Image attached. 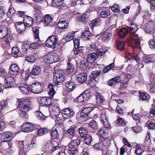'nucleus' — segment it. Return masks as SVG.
Masks as SVG:
<instances>
[{"label": "nucleus", "mask_w": 155, "mask_h": 155, "mask_svg": "<svg viewBox=\"0 0 155 155\" xmlns=\"http://www.w3.org/2000/svg\"><path fill=\"white\" fill-rule=\"evenodd\" d=\"M18 107L20 110L23 112V115L28 111L30 108L31 105V101L28 99H19L18 100Z\"/></svg>", "instance_id": "1"}, {"label": "nucleus", "mask_w": 155, "mask_h": 155, "mask_svg": "<svg viewBox=\"0 0 155 155\" xmlns=\"http://www.w3.org/2000/svg\"><path fill=\"white\" fill-rule=\"evenodd\" d=\"M64 72L61 70L56 71L54 73L53 81L55 85H59V83L63 82L64 80Z\"/></svg>", "instance_id": "2"}, {"label": "nucleus", "mask_w": 155, "mask_h": 155, "mask_svg": "<svg viewBox=\"0 0 155 155\" xmlns=\"http://www.w3.org/2000/svg\"><path fill=\"white\" fill-rule=\"evenodd\" d=\"M141 38L138 34L130 35L129 42L131 46L133 48H136L139 46L140 44Z\"/></svg>", "instance_id": "3"}, {"label": "nucleus", "mask_w": 155, "mask_h": 155, "mask_svg": "<svg viewBox=\"0 0 155 155\" xmlns=\"http://www.w3.org/2000/svg\"><path fill=\"white\" fill-rule=\"evenodd\" d=\"M58 43V39L55 35L49 37L45 42L47 47L54 48Z\"/></svg>", "instance_id": "4"}, {"label": "nucleus", "mask_w": 155, "mask_h": 155, "mask_svg": "<svg viewBox=\"0 0 155 155\" xmlns=\"http://www.w3.org/2000/svg\"><path fill=\"white\" fill-rule=\"evenodd\" d=\"M143 28L145 32L153 34L155 29V24L152 21H149L146 23Z\"/></svg>", "instance_id": "5"}, {"label": "nucleus", "mask_w": 155, "mask_h": 155, "mask_svg": "<svg viewBox=\"0 0 155 155\" xmlns=\"http://www.w3.org/2000/svg\"><path fill=\"white\" fill-rule=\"evenodd\" d=\"M29 88L32 92L36 94L40 93L43 91L41 84L38 82L33 83Z\"/></svg>", "instance_id": "6"}, {"label": "nucleus", "mask_w": 155, "mask_h": 155, "mask_svg": "<svg viewBox=\"0 0 155 155\" xmlns=\"http://www.w3.org/2000/svg\"><path fill=\"white\" fill-rule=\"evenodd\" d=\"M34 125L30 123H24L22 127V131L25 132H29L33 130Z\"/></svg>", "instance_id": "7"}, {"label": "nucleus", "mask_w": 155, "mask_h": 155, "mask_svg": "<svg viewBox=\"0 0 155 155\" xmlns=\"http://www.w3.org/2000/svg\"><path fill=\"white\" fill-rule=\"evenodd\" d=\"M8 33V28L6 25H0V39L4 38Z\"/></svg>", "instance_id": "8"}, {"label": "nucleus", "mask_w": 155, "mask_h": 155, "mask_svg": "<svg viewBox=\"0 0 155 155\" xmlns=\"http://www.w3.org/2000/svg\"><path fill=\"white\" fill-rule=\"evenodd\" d=\"M20 72V68L16 64H11L10 68V74L13 75H17Z\"/></svg>", "instance_id": "9"}, {"label": "nucleus", "mask_w": 155, "mask_h": 155, "mask_svg": "<svg viewBox=\"0 0 155 155\" xmlns=\"http://www.w3.org/2000/svg\"><path fill=\"white\" fill-rule=\"evenodd\" d=\"M40 103L42 106H48L51 104V99L49 97H42L40 100Z\"/></svg>", "instance_id": "10"}, {"label": "nucleus", "mask_w": 155, "mask_h": 155, "mask_svg": "<svg viewBox=\"0 0 155 155\" xmlns=\"http://www.w3.org/2000/svg\"><path fill=\"white\" fill-rule=\"evenodd\" d=\"M6 86L8 87H12L15 86V84L14 79L11 77H8L5 80Z\"/></svg>", "instance_id": "11"}, {"label": "nucleus", "mask_w": 155, "mask_h": 155, "mask_svg": "<svg viewBox=\"0 0 155 155\" xmlns=\"http://www.w3.org/2000/svg\"><path fill=\"white\" fill-rule=\"evenodd\" d=\"M4 141L7 142L11 140L13 138V135L10 132L3 133L1 136Z\"/></svg>", "instance_id": "12"}, {"label": "nucleus", "mask_w": 155, "mask_h": 155, "mask_svg": "<svg viewBox=\"0 0 155 155\" xmlns=\"http://www.w3.org/2000/svg\"><path fill=\"white\" fill-rule=\"evenodd\" d=\"M16 29L19 33H21L24 31L26 27L25 24L21 22H16L15 24Z\"/></svg>", "instance_id": "13"}, {"label": "nucleus", "mask_w": 155, "mask_h": 155, "mask_svg": "<svg viewBox=\"0 0 155 155\" xmlns=\"http://www.w3.org/2000/svg\"><path fill=\"white\" fill-rule=\"evenodd\" d=\"M130 35H134V33L137 30L138 28L137 25L135 24H131L127 26V28Z\"/></svg>", "instance_id": "14"}, {"label": "nucleus", "mask_w": 155, "mask_h": 155, "mask_svg": "<svg viewBox=\"0 0 155 155\" xmlns=\"http://www.w3.org/2000/svg\"><path fill=\"white\" fill-rule=\"evenodd\" d=\"M24 24L27 27H29L31 26L33 23V19L31 17L26 15L23 19Z\"/></svg>", "instance_id": "15"}, {"label": "nucleus", "mask_w": 155, "mask_h": 155, "mask_svg": "<svg viewBox=\"0 0 155 155\" xmlns=\"http://www.w3.org/2000/svg\"><path fill=\"white\" fill-rule=\"evenodd\" d=\"M65 87L66 90L68 92H70L74 90L76 87V84L74 82L69 81L66 83Z\"/></svg>", "instance_id": "16"}, {"label": "nucleus", "mask_w": 155, "mask_h": 155, "mask_svg": "<svg viewBox=\"0 0 155 155\" xmlns=\"http://www.w3.org/2000/svg\"><path fill=\"white\" fill-rule=\"evenodd\" d=\"M77 81L80 83L84 82L87 80V74L83 73L78 74L77 76Z\"/></svg>", "instance_id": "17"}, {"label": "nucleus", "mask_w": 155, "mask_h": 155, "mask_svg": "<svg viewBox=\"0 0 155 155\" xmlns=\"http://www.w3.org/2000/svg\"><path fill=\"white\" fill-rule=\"evenodd\" d=\"M98 56L96 53H93L89 54L87 55V60L89 62L93 63L96 60Z\"/></svg>", "instance_id": "18"}, {"label": "nucleus", "mask_w": 155, "mask_h": 155, "mask_svg": "<svg viewBox=\"0 0 155 155\" xmlns=\"http://www.w3.org/2000/svg\"><path fill=\"white\" fill-rule=\"evenodd\" d=\"M63 114L69 117H72L74 114V113L73 110L68 107L62 110Z\"/></svg>", "instance_id": "19"}, {"label": "nucleus", "mask_w": 155, "mask_h": 155, "mask_svg": "<svg viewBox=\"0 0 155 155\" xmlns=\"http://www.w3.org/2000/svg\"><path fill=\"white\" fill-rule=\"evenodd\" d=\"M19 89L23 94H27L28 93L29 90L28 85L25 84H21L19 87Z\"/></svg>", "instance_id": "20"}, {"label": "nucleus", "mask_w": 155, "mask_h": 155, "mask_svg": "<svg viewBox=\"0 0 155 155\" xmlns=\"http://www.w3.org/2000/svg\"><path fill=\"white\" fill-rule=\"evenodd\" d=\"M92 36V34L89 31H85L81 34V38L85 40H88Z\"/></svg>", "instance_id": "21"}, {"label": "nucleus", "mask_w": 155, "mask_h": 155, "mask_svg": "<svg viewBox=\"0 0 155 155\" xmlns=\"http://www.w3.org/2000/svg\"><path fill=\"white\" fill-rule=\"evenodd\" d=\"M155 61V55H151L147 56L144 57L143 61L146 63L152 62Z\"/></svg>", "instance_id": "22"}, {"label": "nucleus", "mask_w": 155, "mask_h": 155, "mask_svg": "<svg viewBox=\"0 0 155 155\" xmlns=\"http://www.w3.org/2000/svg\"><path fill=\"white\" fill-rule=\"evenodd\" d=\"M120 81V78L119 77H116L110 79L108 83V85L110 86H114Z\"/></svg>", "instance_id": "23"}, {"label": "nucleus", "mask_w": 155, "mask_h": 155, "mask_svg": "<svg viewBox=\"0 0 155 155\" xmlns=\"http://www.w3.org/2000/svg\"><path fill=\"white\" fill-rule=\"evenodd\" d=\"M3 42L2 45L3 48H9L10 47V41L11 40V38L9 36H6L3 38Z\"/></svg>", "instance_id": "24"}, {"label": "nucleus", "mask_w": 155, "mask_h": 155, "mask_svg": "<svg viewBox=\"0 0 155 155\" xmlns=\"http://www.w3.org/2000/svg\"><path fill=\"white\" fill-rule=\"evenodd\" d=\"M12 53L13 56L15 57H21V52L18 47L15 46L13 47L12 50Z\"/></svg>", "instance_id": "25"}, {"label": "nucleus", "mask_w": 155, "mask_h": 155, "mask_svg": "<svg viewBox=\"0 0 155 155\" xmlns=\"http://www.w3.org/2000/svg\"><path fill=\"white\" fill-rule=\"evenodd\" d=\"M81 143V140L79 139H77L72 141L69 143V146L70 148H73L78 146Z\"/></svg>", "instance_id": "26"}, {"label": "nucleus", "mask_w": 155, "mask_h": 155, "mask_svg": "<svg viewBox=\"0 0 155 155\" xmlns=\"http://www.w3.org/2000/svg\"><path fill=\"white\" fill-rule=\"evenodd\" d=\"M110 15V11L108 9L101 11L99 14L100 16L102 18H106Z\"/></svg>", "instance_id": "27"}, {"label": "nucleus", "mask_w": 155, "mask_h": 155, "mask_svg": "<svg viewBox=\"0 0 155 155\" xmlns=\"http://www.w3.org/2000/svg\"><path fill=\"white\" fill-rule=\"evenodd\" d=\"M41 71L40 68L38 66L34 65L31 72V74L34 76L38 75Z\"/></svg>", "instance_id": "28"}, {"label": "nucleus", "mask_w": 155, "mask_h": 155, "mask_svg": "<svg viewBox=\"0 0 155 155\" xmlns=\"http://www.w3.org/2000/svg\"><path fill=\"white\" fill-rule=\"evenodd\" d=\"M58 27L61 29H65L67 28L68 26V24L64 20H60L57 23Z\"/></svg>", "instance_id": "29"}, {"label": "nucleus", "mask_w": 155, "mask_h": 155, "mask_svg": "<svg viewBox=\"0 0 155 155\" xmlns=\"http://www.w3.org/2000/svg\"><path fill=\"white\" fill-rule=\"evenodd\" d=\"M44 22L45 26L50 25L52 21V18L49 15H46L44 17Z\"/></svg>", "instance_id": "30"}, {"label": "nucleus", "mask_w": 155, "mask_h": 155, "mask_svg": "<svg viewBox=\"0 0 155 155\" xmlns=\"http://www.w3.org/2000/svg\"><path fill=\"white\" fill-rule=\"evenodd\" d=\"M107 129L104 128H101L98 132V134L99 136L104 138L106 137L107 132Z\"/></svg>", "instance_id": "31"}, {"label": "nucleus", "mask_w": 155, "mask_h": 155, "mask_svg": "<svg viewBox=\"0 0 155 155\" xmlns=\"http://www.w3.org/2000/svg\"><path fill=\"white\" fill-rule=\"evenodd\" d=\"M89 15H88V12L86 11L82 14L81 17L78 18L77 20L80 22H84L87 19Z\"/></svg>", "instance_id": "32"}, {"label": "nucleus", "mask_w": 155, "mask_h": 155, "mask_svg": "<svg viewBox=\"0 0 155 155\" xmlns=\"http://www.w3.org/2000/svg\"><path fill=\"white\" fill-rule=\"evenodd\" d=\"M112 34L109 32H104L102 37V39L103 41H107L110 39Z\"/></svg>", "instance_id": "33"}, {"label": "nucleus", "mask_w": 155, "mask_h": 155, "mask_svg": "<svg viewBox=\"0 0 155 155\" xmlns=\"http://www.w3.org/2000/svg\"><path fill=\"white\" fill-rule=\"evenodd\" d=\"M129 32L126 28H122L118 33L119 36L121 38L124 37Z\"/></svg>", "instance_id": "34"}, {"label": "nucleus", "mask_w": 155, "mask_h": 155, "mask_svg": "<svg viewBox=\"0 0 155 155\" xmlns=\"http://www.w3.org/2000/svg\"><path fill=\"white\" fill-rule=\"evenodd\" d=\"M61 147L60 144L55 141H53V145L51 150H50L51 152H53L54 151L58 149Z\"/></svg>", "instance_id": "35"}, {"label": "nucleus", "mask_w": 155, "mask_h": 155, "mask_svg": "<svg viewBox=\"0 0 155 155\" xmlns=\"http://www.w3.org/2000/svg\"><path fill=\"white\" fill-rule=\"evenodd\" d=\"M150 135L149 133H147L146 136V140L144 142V145L147 147H149L151 145V140L150 139Z\"/></svg>", "instance_id": "36"}, {"label": "nucleus", "mask_w": 155, "mask_h": 155, "mask_svg": "<svg viewBox=\"0 0 155 155\" xmlns=\"http://www.w3.org/2000/svg\"><path fill=\"white\" fill-rule=\"evenodd\" d=\"M127 56L128 59H130L134 58L138 64H139L140 63V59L136 55L132 53H129Z\"/></svg>", "instance_id": "37"}, {"label": "nucleus", "mask_w": 155, "mask_h": 155, "mask_svg": "<svg viewBox=\"0 0 155 155\" xmlns=\"http://www.w3.org/2000/svg\"><path fill=\"white\" fill-rule=\"evenodd\" d=\"M97 95L96 101L98 105H100L105 101L104 97L100 94L97 93Z\"/></svg>", "instance_id": "38"}, {"label": "nucleus", "mask_w": 155, "mask_h": 155, "mask_svg": "<svg viewBox=\"0 0 155 155\" xmlns=\"http://www.w3.org/2000/svg\"><path fill=\"white\" fill-rule=\"evenodd\" d=\"M100 143L102 147L108 148V147L110 143V141L109 139L107 138L104 139L102 142Z\"/></svg>", "instance_id": "39"}, {"label": "nucleus", "mask_w": 155, "mask_h": 155, "mask_svg": "<svg viewBox=\"0 0 155 155\" xmlns=\"http://www.w3.org/2000/svg\"><path fill=\"white\" fill-rule=\"evenodd\" d=\"M75 35V32L73 31L67 34L65 38L66 41L67 42L69 41L74 38Z\"/></svg>", "instance_id": "40"}, {"label": "nucleus", "mask_w": 155, "mask_h": 155, "mask_svg": "<svg viewBox=\"0 0 155 155\" xmlns=\"http://www.w3.org/2000/svg\"><path fill=\"white\" fill-rule=\"evenodd\" d=\"M56 85H55V86ZM55 87V86H54V85L51 84H50L48 86V93L52 96H53L55 93L54 90V87Z\"/></svg>", "instance_id": "41"}, {"label": "nucleus", "mask_w": 155, "mask_h": 155, "mask_svg": "<svg viewBox=\"0 0 155 155\" xmlns=\"http://www.w3.org/2000/svg\"><path fill=\"white\" fill-rule=\"evenodd\" d=\"M101 24V21H100L99 18H97L93 20L91 23L90 24V25L93 27L96 26L100 25Z\"/></svg>", "instance_id": "42"}, {"label": "nucleus", "mask_w": 155, "mask_h": 155, "mask_svg": "<svg viewBox=\"0 0 155 155\" xmlns=\"http://www.w3.org/2000/svg\"><path fill=\"white\" fill-rule=\"evenodd\" d=\"M78 130L79 135L81 137H83L85 135H87V131L85 128L81 127L79 128Z\"/></svg>", "instance_id": "43"}, {"label": "nucleus", "mask_w": 155, "mask_h": 155, "mask_svg": "<svg viewBox=\"0 0 155 155\" xmlns=\"http://www.w3.org/2000/svg\"><path fill=\"white\" fill-rule=\"evenodd\" d=\"M51 134L53 138L58 139L59 138V136L56 129H54L52 130Z\"/></svg>", "instance_id": "44"}, {"label": "nucleus", "mask_w": 155, "mask_h": 155, "mask_svg": "<svg viewBox=\"0 0 155 155\" xmlns=\"http://www.w3.org/2000/svg\"><path fill=\"white\" fill-rule=\"evenodd\" d=\"M48 132V130L47 128H42L38 130V133L39 135L42 136L46 134Z\"/></svg>", "instance_id": "45"}, {"label": "nucleus", "mask_w": 155, "mask_h": 155, "mask_svg": "<svg viewBox=\"0 0 155 155\" xmlns=\"http://www.w3.org/2000/svg\"><path fill=\"white\" fill-rule=\"evenodd\" d=\"M51 54L45 56L43 57V60L45 62L51 64L52 63V60L51 59Z\"/></svg>", "instance_id": "46"}, {"label": "nucleus", "mask_w": 155, "mask_h": 155, "mask_svg": "<svg viewBox=\"0 0 155 155\" xmlns=\"http://www.w3.org/2000/svg\"><path fill=\"white\" fill-rule=\"evenodd\" d=\"M52 145L53 141L51 140L47 141L45 143V147L46 150H51Z\"/></svg>", "instance_id": "47"}, {"label": "nucleus", "mask_w": 155, "mask_h": 155, "mask_svg": "<svg viewBox=\"0 0 155 155\" xmlns=\"http://www.w3.org/2000/svg\"><path fill=\"white\" fill-rule=\"evenodd\" d=\"M93 110V108L91 107H85L81 112V116L83 115V113H87L88 114Z\"/></svg>", "instance_id": "48"}, {"label": "nucleus", "mask_w": 155, "mask_h": 155, "mask_svg": "<svg viewBox=\"0 0 155 155\" xmlns=\"http://www.w3.org/2000/svg\"><path fill=\"white\" fill-rule=\"evenodd\" d=\"M52 110L54 112V114L55 116L56 117L58 116L60 112L58 105L53 106L52 107Z\"/></svg>", "instance_id": "49"}, {"label": "nucleus", "mask_w": 155, "mask_h": 155, "mask_svg": "<svg viewBox=\"0 0 155 155\" xmlns=\"http://www.w3.org/2000/svg\"><path fill=\"white\" fill-rule=\"evenodd\" d=\"M74 70V65L71 63L69 62L68 63L67 66V72L69 74H71Z\"/></svg>", "instance_id": "50"}, {"label": "nucleus", "mask_w": 155, "mask_h": 155, "mask_svg": "<svg viewBox=\"0 0 155 155\" xmlns=\"http://www.w3.org/2000/svg\"><path fill=\"white\" fill-rule=\"evenodd\" d=\"M88 100L87 98V97H86L85 95H84L82 93L77 98V101L79 102H82Z\"/></svg>", "instance_id": "51"}, {"label": "nucleus", "mask_w": 155, "mask_h": 155, "mask_svg": "<svg viewBox=\"0 0 155 155\" xmlns=\"http://www.w3.org/2000/svg\"><path fill=\"white\" fill-rule=\"evenodd\" d=\"M100 74V72L98 70L92 71L90 75V77L93 78H96L99 76Z\"/></svg>", "instance_id": "52"}, {"label": "nucleus", "mask_w": 155, "mask_h": 155, "mask_svg": "<svg viewBox=\"0 0 155 155\" xmlns=\"http://www.w3.org/2000/svg\"><path fill=\"white\" fill-rule=\"evenodd\" d=\"M140 99L143 101H145L149 98V95L146 93H140L139 96Z\"/></svg>", "instance_id": "53"}, {"label": "nucleus", "mask_w": 155, "mask_h": 155, "mask_svg": "<svg viewBox=\"0 0 155 155\" xmlns=\"http://www.w3.org/2000/svg\"><path fill=\"white\" fill-rule=\"evenodd\" d=\"M92 141L91 137V135H86L85 136L84 140V143L87 145H90Z\"/></svg>", "instance_id": "54"}, {"label": "nucleus", "mask_w": 155, "mask_h": 155, "mask_svg": "<svg viewBox=\"0 0 155 155\" xmlns=\"http://www.w3.org/2000/svg\"><path fill=\"white\" fill-rule=\"evenodd\" d=\"M23 141H18V145L19 147V154H20L23 152H24L23 150L24 148V144L23 143Z\"/></svg>", "instance_id": "55"}, {"label": "nucleus", "mask_w": 155, "mask_h": 155, "mask_svg": "<svg viewBox=\"0 0 155 155\" xmlns=\"http://www.w3.org/2000/svg\"><path fill=\"white\" fill-rule=\"evenodd\" d=\"M89 126L90 127L95 129H97L98 127L96 122L94 120H92L89 122Z\"/></svg>", "instance_id": "56"}, {"label": "nucleus", "mask_w": 155, "mask_h": 155, "mask_svg": "<svg viewBox=\"0 0 155 155\" xmlns=\"http://www.w3.org/2000/svg\"><path fill=\"white\" fill-rule=\"evenodd\" d=\"M66 133H67L68 134L72 137H70V138H72L73 136L74 135L75 133V130L73 127H71L68 129L66 131Z\"/></svg>", "instance_id": "57"}, {"label": "nucleus", "mask_w": 155, "mask_h": 155, "mask_svg": "<svg viewBox=\"0 0 155 155\" xmlns=\"http://www.w3.org/2000/svg\"><path fill=\"white\" fill-rule=\"evenodd\" d=\"M117 47L118 49L122 50L124 49V43L123 41H120L117 43Z\"/></svg>", "instance_id": "58"}, {"label": "nucleus", "mask_w": 155, "mask_h": 155, "mask_svg": "<svg viewBox=\"0 0 155 155\" xmlns=\"http://www.w3.org/2000/svg\"><path fill=\"white\" fill-rule=\"evenodd\" d=\"M26 60L31 63H33L35 61V57L32 55H29L25 57Z\"/></svg>", "instance_id": "59"}, {"label": "nucleus", "mask_w": 155, "mask_h": 155, "mask_svg": "<svg viewBox=\"0 0 155 155\" xmlns=\"http://www.w3.org/2000/svg\"><path fill=\"white\" fill-rule=\"evenodd\" d=\"M88 83L91 86L93 87L96 85L97 81L94 78H91V79L89 80Z\"/></svg>", "instance_id": "60"}, {"label": "nucleus", "mask_w": 155, "mask_h": 155, "mask_svg": "<svg viewBox=\"0 0 155 155\" xmlns=\"http://www.w3.org/2000/svg\"><path fill=\"white\" fill-rule=\"evenodd\" d=\"M132 129L135 133H139L141 132L142 130V127L139 126L133 127Z\"/></svg>", "instance_id": "61"}, {"label": "nucleus", "mask_w": 155, "mask_h": 155, "mask_svg": "<svg viewBox=\"0 0 155 155\" xmlns=\"http://www.w3.org/2000/svg\"><path fill=\"white\" fill-rule=\"evenodd\" d=\"M114 66V64L112 63L107 66L103 70V72L104 73H106L108 71L113 67Z\"/></svg>", "instance_id": "62"}, {"label": "nucleus", "mask_w": 155, "mask_h": 155, "mask_svg": "<svg viewBox=\"0 0 155 155\" xmlns=\"http://www.w3.org/2000/svg\"><path fill=\"white\" fill-rule=\"evenodd\" d=\"M148 127L149 129H155V120H152L148 122Z\"/></svg>", "instance_id": "63"}, {"label": "nucleus", "mask_w": 155, "mask_h": 155, "mask_svg": "<svg viewBox=\"0 0 155 155\" xmlns=\"http://www.w3.org/2000/svg\"><path fill=\"white\" fill-rule=\"evenodd\" d=\"M149 44L151 48H153L155 47V36L153 37L152 40L149 41Z\"/></svg>", "instance_id": "64"}]
</instances>
